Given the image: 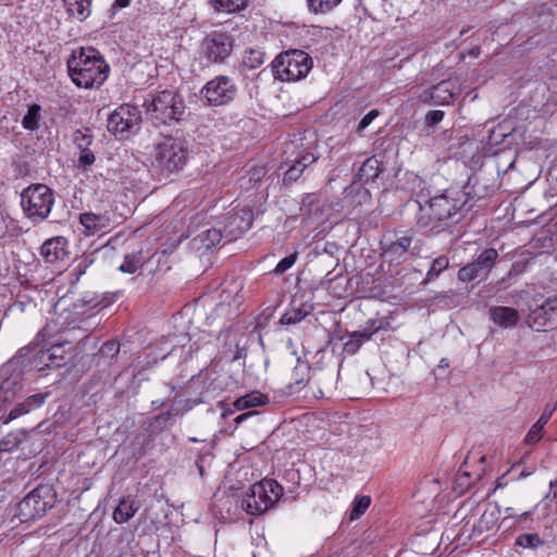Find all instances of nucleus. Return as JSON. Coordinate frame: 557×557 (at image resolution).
<instances>
[{
  "instance_id": "a18cd8bd",
  "label": "nucleus",
  "mask_w": 557,
  "mask_h": 557,
  "mask_svg": "<svg viewBox=\"0 0 557 557\" xmlns=\"http://www.w3.org/2000/svg\"><path fill=\"white\" fill-rule=\"evenodd\" d=\"M361 343L355 337L354 333H350L348 339L344 343V350L348 354H355L360 347Z\"/></svg>"
},
{
  "instance_id": "7c9ffc66",
  "label": "nucleus",
  "mask_w": 557,
  "mask_h": 557,
  "mask_svg": "<svg viewBox=\"0 0 557 557\" xmlns=\"http://www.w3.org/2000/svg\"><path fill=\"white\" fill-rule=\"evenodd\" d=\"M40 107L38 104L29 106L27 113L22 120V125L26 129H37L39 126Z\"/></svg>"
},
{
  "instance_id": "338daca9",
  "label": "nucleus",
  "mask_w": 557,
  "mask_h": 557,
  "mask_svg": "<svg viewBox=\"0 0 557 557\" xmlns=\"http://www.w3.org/2000/svg\"><path fill=\"white\" fill-rule=\"evenodd\" d=\"M191 442H197L198 440L196 437L190 438Z\"/></svg>"
},
{
  "instance_id": "39448f33",
  "label": "nucleus",
  "mask_w": 557,
  "mask_h": 557,
  "mask_svg": "<svg viewBox=\"0 0 557 557\" xmlns=\"http://www.w3.org/2000/svg\"><path fill=\"white\" fill-rule=\"evenodd\" d=\"M311 57L302 50L280 53L272 62L274 77L282 82H298L312 69Z\"/></svg>"
},
{
  "instance_id": "69168bd1",
  "label": "nucleus",
  "mask_w": 557,
  "mask_h": 557,
  "mask_svg": "<svg viewBox=\"0 0 557 557\" xmlns=\"http://www.w3.org/2000/svg\"><path fill=\"white\" fill-rule=\"evenodd\" d=\"M318 397H324V394L322 391H319V396Z\"/></svg>"
},
{
  "instance_id": "f8f14e48",
  "label": "nucleus",
  "mask_w": 557,
  "mask_h": 557,
  "mask_svg": "<svg viewBox=\"0 0 557 557\" xmlns=\"http://www.w3.org/2000/svg\"><path fill=\"white\" fill-rule=\"evenodd\" d=\"M140 121L139 111L128 104L115 109L108 119V129L115 136L124 138Z\"/></svg>"
},
{
  "instance_id": "ddd939ff",
  "label": "nucleus",
  "mask_w": 557,
  "mask_h": 557,
  "mask_svg": "<svg viewBox=\"0 0 557 557\" xmlns=\"http://www.w3.org/2000/svg\"><path fill=\"white\" fill-rule=\"evenodd\" d=\"M497 258L496 249L487 248L483 250L475 260L458 271V278L462 282H471L481 275H487L494 268Z\"/></svg>"
},
{
  "instance_id": "a878e982",
  "label": "nucleus",
  "mask_w": 557,
  "mask_h": 557,
  "mask_svg": "<svg viewBox=\"0 0 557 557\" xmlns=\"http://www.w3.org/2000/svg\"><path fill=\"white\" fill-rule=\"evenodd\" d=\"M134 502L122 500L113 512V519L116 523L127 522L137 511Z\"/></svg>"
},
{
  "instance_id": "72a5a7b5",
  "label": "nucleus",
  "mask_w": 557,
  "mask_h": 557,
  "mask_svg": "<svg viewBox=\"0 0 557 557\" xmlns=\"http://www.w3.org/2000/svg\"><path fill=\"white\" fill-rule=\"evenodd\" d=\"M206 248H212L222 240V232L218 228H210L199 235Z\"/></svg>"
},
{
  "instance_id": "6e6d98bb",
  "label": "nucleus",
  "mask_w": 557,
  "mask_h": 557,
  "mask_svg": "<svg viewBox=\"0 0 557 557\" xmlns=\"http://www.w3.org/2000/svg\"><path fill=\"white\" fill-rule=\"evenodd\" d=\"M255 412H247V413H242L239 416H237L234 420V422L238 425L240 424L242 422H244L245 420H247L249 417H251Z\"/></svg>"
},
{
  "instance_id": "de8ad7c7",
  "label": "nucleus",
  "mask_w": 557,
  "mask_h": 557,
  "mask_svg": "<svg viewBox=\"0 0 557 557\" xmlns=\"http://www.w3.org/2000/svg\"><path fill=\"white\" fill-rule=\"evenodd\" d=\"M379 115V111L373 109L369 111L359 122L357 132L361 133L363 129H366L372 121Z\"/></svg>"
},
{
  "instance_id": "473e14b6",
  "label": "nucleus",
  "mask_w": 557,
  "mask_h": 557,
  "mask_svg": "<svg viewBox=\"0 0 557 557\" xmlns=\"http://www.w3.org/2000/svg\"><path fill=\"white\" fill-rule=\"evenodd\" d=\"M382 329L381 323L377 321H369L366 325V327L361 331L352 332L355 334V337L359 339L361 344H363L366 341L370 339L373 334L379 332Z\"/></svg>"
},
{
  "instance_id": "49530a36",
  "label": "nucleus",
  "mask_w": 557,
  "mask_h": 557,
  "mask_svg": "<svg viewBox=\"0 0 557 557\" xmlns=\"http://www.w3.org/2000/svg\"><path fill=\"white\" fill-rule=\"evenodd\" d=\"M95 162V154L94 152L88 149L79 152L78 157V165L82 168H87L94 164Z\"/></svg>"
},
{
  "instance_id": "ea45409f",
  "label": "nucleus",
  "mask_w": 557,
  "mask_h": 557,
  "mask_svg": "<svg viewBox=\"0 0 557 557\" xmlns=\"http://www.w3.org/2000/svg\"><path fill=\"white\" fill-rule=\"evenodd\" d=\"M267 172L264 165H251L247 170L248 182L253 184L260 182L265 176Z\"/></svg>"
},
{
  "instance_id": "20e7f679",
  "label": "nucleus",
  "mask_w": 557,
  "mask_h": 557,
  "mask_svg": "<svg viewBox=\"0 0 557 557\" xmlns=\"http://www.w3.org/2000/svg\"><path fill=\"white\" fill-rule=\"evenodd\" d=\"M146 114L156 124L177 122L185 112V103L180 94L174 90H162L146 101Z\"/></svg>"
},
{
  "instance_id": "6ab92c4d",
  "label": "nucleus",
  "mask_w": 557,
  "mask_h": 557,
  "mask_svg": "<svg viewBox=\"0 0 557 557\" xmlns=\"http://www.w3.org/2000/svg\"><path fill=\"white\" fill-rule=\"evenodd\" d=\"M79 222L84 226V233L87 236L103 232L110 226V218L107 214L86 212L79 216Z\"/></svg>"
},
{
  "instance_id": "aec40b11",
  "label": "nucleus",
  "mask_w": 557,
  "mask_h": 557,
  "mask_svg": "<svg viewBox=\"0 0 557 557\" xmlns=\"http://www.w3.org/2000/svg\"><path fill=\"white\" fill-rule=\"evenodd\" d=\"M502 511L495 504H488L482 512L478 523L473 525V530L479 533L492 530L498 522Z\"/></svg>"
},
{
  "instance_id": "0e129e2a",
  "label": "nucleus",
  "mask_w": 557,
  "mask_h": 557,
  "mask_svg": "<svg viewBox=\"0 0 557 557\" xmlns=\"http://www.w3.org/2000/svg\"><path fill=\"white\" fill-rule=\"evenodd\" d=\"M479 460H480V462H481V463H483V462L485 461V457H484V456H481V457L479 458Z\"/></svg>"
},
{
  "instance_id": "58836bf2",
  "label": "nucleus",
  "mask_w": 557,
  "mask_h": 557,
  "mask_svg": "<svg viewBox=\"0 0 557 557\" xmlns=\"http://www.w3.org/2000/svg\"><path fill=\"white\" fill-rule=\"evenodd\" d=\"M73 141L79 151L88 150L91 145V135L81 129H77L73 134Z\"/></svg>"
},
{
  "instance_id": "79ce46f5",
  "label": "nucleus",
  "mask_w": 557,
  "mask_h": 557,
  "mask_svg": "<svg viewBox=\"0 0 557 557\" xmlns=\"http://www.w3.org/2000/svg\"><path fill=\"white\" fill-rule=\"evenodd\" d=\"M539 536L536 534H522L516 539L515 544L523 548H531L539 543Z\"/></svg>"
},
{
  "instance_id": "c85d7f7f",
  "label": "nucleus",
  "mask_w": 557,
  "mask_h": 557,
  "mask_svg": "<svg viewBox=\"0 0 557 557\" xmlns=\"http://www.w3.org/2000/svg\"><path fill=\"white\" fill-rule=\"evenodd\" d=\"M342 0H307L308 9L314 14H325L336 8Z\"/></svg>"
},
{
  "instance_id": "4be33fe9",
  "label": "nucleus",
  "mask_w": 557,
  "mask_h": 557,
  "mask_svg": "<svg viewBox=\"0 0 557 557\" xmlns=\"http://www.w3.org/2000/svg\"><path fill=\"white\" fill-rule=\"evenodd\" d=\"M251 225V216L249 213L242 211V214L238 212L232 213L228 215V224L226 227L228 228L230 235L236 237L247 231Z\"/></svg>"
},
{
  "instance_id": "a211bd4d",
  "label": "nucleus",
  "mask_w": 557,
  "mask_h": 557,
  "mask_svg": "<svg viewBox=\"0 0 557 557\" xmlns=\"http://www.w3.org/2000/svg\"><path fill=\"white\" fill-rule=\"evenodd\" d=\"M488 317L494 324L503 329L513 327L519 321L518 311L506 306L491 307L488 309Z\"/></svg>"
},
{
  "instance_id": "774afa93",
  "label": "nucleus",
  "mask_w": 557,
  "mask_h": 557,
  "mask_svg": "<svg viewBox=\"0 0 557 557\" xmlns=\"http://www.w3.org/2000/svg\"><path fill=\"white\" fill-rule=\"evenodd\" d=\"M519 516H520V517H524V516H527V512H522V513H520Z\"/></svg>"
},
{
  "instance_id": "4d7b16f0",
  "label": "nucleus",
  "mask_w": 557,
  "mask_h": 557,
  "mask_svg": "<svg viewBox=\"0 0 557 557\" xmlns=\"http://www.w3.org/2000/svg\"><path fill=\"white\" fill-rule=\"evenodd\" d=\"M533 472H534V468H532V469H530V470H528V471L522 470V471L519 473L518 479H524V478H527V476L531 475Z\"/></svg>"
},
{
  "instance_id": "4468645a",
  "label": "nucleus",
  "mask_w": 557,
  "mask_h": 557,
  "mask_svg": "<svg viewBox=\"0 0 557 557\" xmlns=\"http://www.w3.org/2000/svg\"><path fill=\"white\" fill-rule=\"evenodd\" d=\"M202 49L210 61H223L232 52V38L227 33L212 32L203 39Z\"/></svg>"
},
{
  "instance_id": "f03ea898",
  "label": "nucleus",
  "mask_w": 557,
  "mask_h": 557,
  "mask_svg": "<svg viewBox=\"0 0 557 557\" xmlns=\"http://www.w3.org/2000/svg\"><path fill=\"white\" fill-rule=\"evenodd\" d=\"M72 82L81 88H98L107 79L109 65L94 48H81L67 60Z\"/></svg>"
},
{
  "instance_id": "09e8293b",
  "label": "nucleus",
  "mask_w": 557,
  "mask_h": 557,
  "mask_svg": "<svg viewBox=\"0 0 557 557\" xmlns=\"http://www.w3.org/2000/svg\"><path fill=\"white\" fill-rule=\"evenodd\" d=\"M444 115H445V113L442 110L429 111L425 115V123L429 126H433V125L440 123L444 119Z\"/></svg>"
},
{
  "instance_id": "3c124183",
  "label": "nucleus",
  "mask_w": 557,
  "mask_h": 557,
  "mask_svg": "<svg viewBox=\"0 0 557 557\" xmlns=\"http://www.w3.org/2000/svg\"><path fill=\"white\" fill-rule=\"evenodd\" d=\"M47 398V394H34L25 399V403L33 405V409L35 407H40Z\"/></svg>"
},
{
  "instance_id": "052dcab7",
  "label": "nucleus",
  "mask_w": 557,
  "mask_h": 557,
  "mask_svg": "<svg viewBox=\"0 0 557 557\" xmlns=\"http://www.w3.org/2000/svg\"><path fill=\"white\" fill-rule=\"evenodd\" d=\"M529 454H530V453H529V451H527V453H525V454H524V455L519 459V461H517V462L512 466V468H515V467H517V466H521V465H523V463L525 462V459L528 458Z\"/></svg>"
},
{
  "instance_id": "1a4fd4ad",
  "label": "nucleus",
  "mask_w": 557,
  "mask_h": 557,
  "mask_svg": "<svg viewBox=\"0 0 557 557\" xmlns=\"http://www.w3.org/2000/svg\"><path fill=\"white\" fill-rule=\"evenodd\" d=\"M236 94L235 82L226 75L213 77L199 91L200 99L210 107L225 106L235 99Z\"/></svg>"
},
{
  "instance_id": "b1692460",
  "label": "nucleus",
  "mask_w": 557,
  "mask_h": 557,
  "mask_svg": "<svg viewBox=\"0 0 557 557\" xmlns=\"http://www.w3.org/2000/svg\"><path fill=\"white\" fill-rule=\"evenodd\" d=\"M381 173L380 162L375 157L368 158L359 169L358 176L361 181L369 182Z\"/></svg>"
},
{
  "instance_id": "f3484780",
  "label": "nucleus",
  "mask_w": 557,
  "mask_h": 557,
  "mask_svg": "<svg viewBox=\"0 0 557 557\" xmlns=\"http://www.w3.org/2000/svg\"><path fill=\"white\" fill-rule=\"evenodd\" d=\"M67 242L62 236L47 239L40 247V255L46 262L54 263L67 256Z\"/></svg>"
},
{
  "instance_id": "bb28decb",
  "label": "nucleus",
  "mask_w": 557,
  "mask_h": 557,
  "mask_svg": "<svg viewBox=\"0 0 557 557\" xmlns=\"http://www.w3.org/2000/svg\"><path fill=\"white\" fill-rule=\"evenodd\" d=\"M144 262L145 258L141 251L132 252L125 256L119 270L124 273L133 274L143 267Z\"/></svg>"
},
{
  "instance_id": "9b49d317",
  "label": "nucleus",
  "mask_w": 557,
  "mask_h": 557,
  "mask_svg": "<svg viewBox=\"0 0 557 557\" xmlns=\"http://www.w3.org/2000/svg\"><path fill=\"white\" fill-rule=\"evenodd\" d=\"M528 323L535 331L557 329V295L548 297L541 306L531 310Z\"/></svg>"
},
{
  "instance_id": "c756f323",
  "label": "nucleus",
  "mask_w": 557,
  "mask_h": 557,
  "mask_svg": "<svg viewBox=\"0 0 557 557\" xmlns=\"http://www.w3.org/2000/svg\"><path fill=\"white\" fill-rule=\"evenodd\" d=\"M468 460H469V457L467 458V460L463 462V465L460 467L458 473H457V479H456V482L457 484L460 486V487H466L470 484V479L473 478L474 480H478L481 478L482 475V472H483V467L481 466L476 471H474L473 473H471L469 470H468Z\"/></svg>"
},
{
  "instance_id": "7ed1b4c3",
  "label": "nucleus",
  "mask_w": 557,
  "mask_h": 557,
  "mask_svg": "<svg viewBox=\"0 0 557 557\" xmlns=\"http://www.w3.org/2000/svg\"><path fill=\"white\" fill-rule=\"evenodd\" d=\"M467 203L466 194L460 190L447 189L424 202L418 201L417 223L421 227H437V222L454 218Z\"/></svg>"
},
{
  "instance_id": "0eeeda50",
  "label": "nucleus",
  "mask_w": 557,
  "mask_h": 557,
  "mask_svg": "<svg viewBox=\"0 0 557 557\" xmlns=\"http://www.w3.org/2000/svg\"><path fill=\"white\" fill-rule=\"evenodd\" d=\"M53 191L44 184L27 187L21 195V205L25 215L33 222L46 220L53 207Z\"/></svg>"
},
{
  "instance_id": "8fccbe9b",
  "label": "nucleus",
  "mask_w": 557,
  "mask_h": 557,
  "mask_svg": "<svg viewBox=\"0 0 557 557\" xmlns=\"http://www.w3.org/2000/svg\"><path fill=\"white\" fill-rule=\"evenodd\" d=\"M556 408H557V404H547L537 421L541 422L542 424L546 425V423L553 416Z\"/></svg>"
},
{
  "instance_id": "680f3d73",
  "label": "nucleus",
  "mask_w": 557,
  "mask_h": 557,
  "mask_svg": "<svg viewBox=\"0 0 557 557\" xmlns=\"http://www.w3.org/2000/svg\"><path fill=\"white\" fill-rule=\"evenodd\" d=\"M115 2L121 8H125V7H127L129 4L128 0H116Z\"/></svg>"
},
{
  "instance_id": "603ef678",
  "label": "nucleus",
  "mask_w": 557,
  "mask_h": 557,
  "mask_svg": "<svg viewBox=\"0 0 557 557\" xmlns=\"http://www.w3.org/2000/svg\"><path fill=\"white\" fill-rule=\"evenodd\" d=\"M119 349H120V346H119V344H117V343H115V342H107V343L102 346V348H101V350H102V352H103V354H106V355H109V354H110V355H112V356H113V355H115V354H117V352H119Z\"/></svg>"
},
{
  "instance_id": "cd10ccee",
  "label": "nucleus",
  "mask_w": 557,
  "mask_h": 557,
  "mask_svg": "<svg viewBox=\"0 0 557 557\" xmlns=\"http://www.w3.org/2000/svg\"><path fill=\"white\" fill-rule=\"evenodd\" d=\"M513 132L510 122L504 121L490 132L488 141L492 145H500Z\"/></svg>"
},
{
  "instance_id": "e2e57ef3",
  "label": "nucleus",
  "mask_w": 557,
  "mask_h": 557,
  "mask_svg": "<svg viewBox=\"0 0 557 557\" xmlns=\"http://www.w3.org/2000/svg\"><path fill=\"white\" fill-rule=\"evenodd\" d=\"M223 310H224V306H223V305H219V306L216 307V311H223Z\"/></svg>"
},
{
  "instance_id": "c9c22d12",
  "label": "nucleus",
  "mask_w": 557,
  "mask_h": 557,
  "mask_svg": "<svg viewBox=\"0 0 557 557\" xmlns=\"http://www.w3.org/2000/svg\"><path fill=\"white\" fill-rule=\"evenodd\" d=\"M371 504L369 496H360L354 500V507L351 510L350 519H357L363 515Z\"/></svg>"
},
{
  "instance_id": "5701e85b",
  "label": "nucleus",
  "mask_w": 557,
  "mask_h": 557,
  "mask_svg": "<svg viewBox=\"0 0 557 557\" xmlns=\"http://www.w3.org/2000/svg\"><path fill=\"white\" fill-rule=\"evenodd\" d=\"M268 401H269V398L267 395H264L258 391H253L251 393H248V394L237 398L233 403V406L236 410H246V409L253 408V407L264 406L265 404H268Z\"/></svg>"
},
{
  "instance_id": "37998d69",
  "label": "nucleus",
  "mask_w": 557,
  "mask_h": 557,
  "mask_svg": "<svg viewBox=\"0 0 557 557\" xmlns=\"http://www.w3.org/2000/svg\"><path fill=\"white\" fill-rule=\"evenodd\" d=\"M304 317L305 314H302L300 310H290L281 317L280 322L285 325L296 324L300 322Z\"/></svg>"
},
{
  "instance_id": "f257e3e1",
  "label": "nucleus",
  "mask_w": 557,
  "mask_h": 557,
  "mask_svg": "<svg viewBox=\"0 0 557 557\" xmlns=\"http://www.w3.org/2000/svg\"><path fill=\"white\" fill-rule=\"evenodd\" d=\"M84 306L74 305L73 310L62 308L55 320L49 321L37 334L36 339L20 349V355L26 357L36 347L40 346L38 351L32 359V364L38 370L45 368H59L64 362L65 349L59 342L52 341V338L62 330L79 327V322H83L82 314L79 311Z\"/></svg>"
},
{
  "instance_id": "6e6552de",
  "label": "nucleus",
  "mask_w": 557,
  "mask_h": 557,
  "mask_svg": "<svg viewBox=\"0 0 557 557\" xmlns=\"http://www.w3.org/2000/svg\"><path fill=\"white\" fill-rule=\"evenodd\" d=\"M55 494L48 485H40L28 493L16 507L15 517L20 522H30L41 518L54 506Z\"/></svg>"
},
{
  "instance_id": "412c9836",
  "label": "nucleus",
  "mask_w": 557,
  "mask_h": 557,
  "mask_svg": "<svg viewBox=\"0 0 557 557\" xmlns=\"http://www.w3.org/2000/svg\"><path fill=\"white\" fill-rule=\"evenodd\" d=\"M66 12L79 22L85 21L91 13L92 0H63Z\"/></svg>"
},
{
  "instance_id": "864d4df0",
  "label": "nucleus",
  "mask_w": 557,
  "mask_h": 557,
  "mask_svg": "<svg viewBox=\"0 0 557 557\" xmlns=\"http://www.w3.org/2000/svg\"><path fill=\"white\" fill-rule=\"evenodd\" d=\"M318 159V157H315L314 154L312 153H306L304 154L300 159H297L296 161L301 165V166H305L307 168L308 165L312 164L313 162H315Z\"/></svg>"
},
{
  "instance_id": "c03bdc74",
  "label": "nucleus",
  "mask_w": 557,
  "mask_h": 557,
  "mask_svg": "<svg viewBox=\"0 0 557 557\" xmlns=\"http://www.w3.org/2000/svg\"><path fill=\"white\" fill-rule=\"evenodd\" d=\"M305 169V166H301L297 161H295L294 164L286 171L284 182L297 181Z\"/></svg>"
},
{
  "instance_id": "2f4dec72",
  "label": "nucleus",
  "mask_w": 557,
  "mask_h": 557,
  "mask_svg": "<svg viewBox=\"0 0 557 557\" xmlns=\"http://www.w3.org/2000/svg\"><path fill=\"white\" fill-rule=\"evenodd\" d=\"M449 265V260L446 256H440L432 261L430 270L426 273V278L432 280L437 277Z\"/></svg>"
},
{
  "instance_id": "f704fd0d",
  "label": "nucleus",
  "mask_w": 557,
  "mask_h": 557,
  "mask_svg": "<svg viewBox=\"0 0 557 557\" xmlns=\"http://www.w3.org/2000/svg\"><path fill=\"white\" fill-rule=\"evenodd\" d=\"M544 424L536 421L528 431L525 437H524V444L527 445H533L539 443L544 434Z\"/></svg>"
},
{
  "instance_id": "dca6fc26",
  "label": "nucleus",
  "mask_w": 557,
  "mask_h": 557,
  "mask_svg": "<svg viewBox=\"0 0 557 557\" xmlns=\"http://www.w3.org/2000/svg\"><path fill=\"white\" fill-rule=\"evenodd\" d=\"M458 89L451 79L442 81L433 86L430 90H425L420 95V100L423 102L433 101L435 104L445 106L450 103L457 95Z\"/></svg>"
},
{
  "instance_id": "5fc2aeb1",
  "label": "nucleus",
  "mask_w": 557,
  "mask_h": 557,
  "mask_svg": "<svg viewBox=\"0 0 557 557\" xmlns=\"http://www.w3.org/2000/svg\"><path fill=\"white\" fill-rule=\"evenodd\" d=\"M504 515H505V517H504V519H503V523H504L507 519L512 518V517H517V516H518V513H516V512H515V510H513V508H511V507H507V508H505V509H504Z\"/></svg>"
},
{
  "instance_id": "4c0bfd02",
  "label": "nucleus",
  "mask_w": 557,
  "mask_h": 557,
  "mask_svg": "<svg viewBox=\"0 0 557 557\" xmlns=\"http://www.w3.org/2000/svg\"><path fill=\"white\" fill-rule=\"evenodd\" d=\"M22 442V435L20 433H9L0 441V450L10 451Z\"/></svg>"
},
{
  "instance_id": "9d476101",
  "label": "nucleus",
  "mask_w": 557,
  "mask_h": 557,
  "mask_svg": "<svg viewBox=\"0 0 557 557\" xmlns=\"http://www.w3.org/2000/svg\"><path fill=\"white\" fill-rule=\"evenodd\" d=\"M159 165L169 173L183 169L188 151L180 138L164 137L157 146Z\"/></svg>"
},
{
  "instance_id": "423d86ee",
  "label": "nucleus",
  "mask_w": 557,
  "mask_h": 557,
  "mask_svg": "<svg viewBox=\"0 0 557 557\" xmlns=\"http://www.w3.org/2000/svg\"><path fill=\"white\" fill-rule=\"evenodd\" d=\"M283 495V487L274 480L255 483L242 500V508L252 516L261 515L271 508Z\"/></svg>"
},
{
  "instance_id": "393cba45",
  "label": "nucleus",
  "mask_w": 557,
  "mask_h": 557,
  "mask_svg": "<svg viewBox=\"0 0 557 557\" xmlns=\"http://www.w3.org/2000/svg\"><path fill=\"white\" fill-rule=\"evenodd\" d=\"M209 3L216 12L234 13L245 9L247 0H209Z\"/></svg>"
},
{
  "instance_id": "e433bc0d",
  "label": "nucleus",
  "mask_w": 557,
  "mask_h": 557,
  "mask_svg": "<svg viewBox=\"0 0 557 557\" xmlns=\"http://www.w3.org/2000/svg\"><path fill=\"white\" fill-rule=\"evenodd\" d=\"M33 410V405L28 403L22 401L17 404L8 414V417L3 420L4 424L17 419L18 417L26 414Z\"/></svg>"
},
{
  "instance_id": "13d9d810",
  "label": "nucleus",
  "mask_w": 557,
  "mask_h": 557,
  "mask_svg": "<svg viewBox=\"0 0 557 557\" xmlns=\"http://www.w3.org/2000/svg\"><path fill=\"white\" fill-rule=\"evenodd\" d=\"M440 369H446L449 367V362L446 358L440 360L438 366Z\"/></svg>"
},
{
  "instance_id": "bf43d9fd",
  "label": "nucleus",
  "mask_w": 557,
  "mask_h": 557,
  "mask_svg": "<svg viewBox=\"0 0 557 557\" xmlns=\"http://www.w3.org/2000/svg\"><path fill=\"white\" fill-rule=\"evenodd\" d=\"M529 454H530V453H529V451H527V453H525V454H524V455L519 459V461H517V462L512 466V468H515V467H517V466H521V465H523V463L525 462V459L528 458Z\"/></svg>"
},
{
  "instance_id": "a19ab883",
  "label": "nucleus",
  "mask_w": 557,
  "mask_h": 557,
  "mask_svg": "<svg viewBox=\"0 0 557 557\" xmlns=\"http://www.w3.org/2000/svg\"><path fill=\"white\" fill-rule=\"evenodd\" d=\"M297 260V253H292L285 258H283L275 267L274 273L275 274H283L288 269H290Z\"/></svg>"
},
{
  "instance_id": "2eb2a0df",
  "label": "nucleus",
  "mask_w": 557,
  "mask_h": 557,
  "mask_svg": "<svg viewBox=\"0 0 557 557\" xmlns=\"http://www.w3.org/2000/svg\"><path fill=\"white\" fill-rule=\"evenodd\" d=\"M412 235L409 232H400L395 240L385 243L383 246V257L389 262L401 263L406 260V255L411 246Z\"/></svg>"
}]
</instances>
